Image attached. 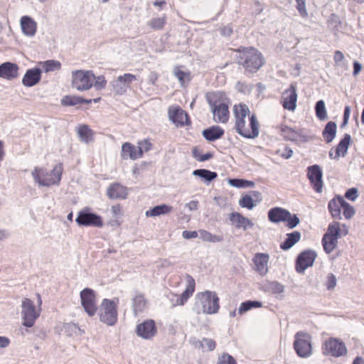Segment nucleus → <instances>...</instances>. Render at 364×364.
Segmentation results:
<instances>
[{"mask_svg":"<svg viewBox=\"0 0 364 364\" xmlns=\"http://www.w3.org/2000/svg\"><path fill=\"white\" fill-rule=\"evenodd\" d=\"M232 110L235 132L244 138L257 137L259 134V122L250 107L241 102L235 104Z\"/></svg>","mask_w":364,"mask_h":364,"instance_id":"obj_1","label":"nucleus"},{"mask_svg":"<svg viewBox=\"0 0 364 364\" xmlns=\"http://www.w3.org/2000/svg\"><path fill=\"white\" fill-rule=\"evenodd\" d=\"M234 52L236 64L246 75L257 73L266 63L263 53L254 46H240Z\"/></svg>","mask_w":364,"mask_h":364,"instance_id":"obj_2","label":"nucleus"},{"mask_svg":"<svg viewBox=\"0 0 364 364\" xmlns=\"http://www.w3.org/2000/svg\"><path fill=\"white\" fill-rule=\"evenodd\" d=\"M206 100L216 123L227 124L230 118V100L225 92H213L206 95Z\"/></svg>","mask_w":364,"mask_h":364,"instance_id":"obj_3","label":"nucleus"},{"mask_svg":"<svg viewBox=\"0 0 364 364\" xmlns=\"http://www.w3.org/2000/svg\"><path fill=\"white\" fill-rule=\"evenodd\" d=\"M63 171V163H58L50 171H48L45 168L36 166L31 172V176L40 186L50 187L60 185Z\"/></svg>","mask_w":364,"mask_h":364,"instance_id":"obj_4","label":"nucleus"},{"mask_svg":"<svg viewBox=\"0 0 364 364\" xmlns=\"http://www.w3.org/2000/svg\"><path fill=\"white\" fill-rule=\"evenodd\" d=\"M195 307L198 314L218 313L220 309V299L217 293L208 290L197 293L195 298Z\"/></svg>","mask_w":364,"mask_h":364,"instance_id":"obj_5","label":"nucleus"},{"mask_svg":"<svg viewBox=\"0 0 364 364\" xmlns=\"http://www.w3.org/2000/svg\"><path fill=\"white\" fill-rule=\"evenodd\" d=\"M348 234V230L345 225H341L338 222L334 221L330 223L327 232L322 238V245L324 251L329 254L332 252L337 246L338 239L342 235Z\"/></svg>","mask_w":364,"mask_h":364,"instance_id":"obj_6","label":"nucleus"},{"mask_svg":"<svg viewBox=\"0 0 364 364\" xmlns=\"http://www.w3.org/2000/svg\"><path fill=\"white\" fill-rule=\"evenodd\" d=\"M321 348L323 356L333 358L346 357L348 352L345 342L336 337H328L325 339Z\"/></svg>","mask_w":364,"mask_h":364,"instance_id":"obj_7","label":"nucleus"},{"mask_svg":"<svg viewBox=\"0 0 364 364\" xmlns=\"http://www.w3.org/2000/svg\"><path fill=\"white\" fill-rule=\"evenodd\" d=\"M269 220L274 223L286 222L287 226L291 229L295 228L299 223V219L295 214H291L287 210L275 207L270 209L268 212Z\"/></svg>","mask_w":364,"mask_h":364,"instance_id":"obj_8","label":"nucleus"},{"mask_svg":"<svg viewBox=\"0 0 364 364\" xmlns=\"http://www.w3.org/2000/svg\"><path fill=\"white\" fill-rule=\"evenodd\" d=\"M95 80L92 70H77L72 72V85L78 91L90 90Z\"/></svg>","mask_w":364,"mask_h":364,"instance_id":"obj_9","label":"nucleus"},{"mask_svg":"<svg viewBox=\"0 0 364 364\" xmlns=\"http://www.w3.org/2000/svg\"><path fill=\"white\" fill-rule=\"evenodd\" d=\"M294 348L301 358H308L312 354L311 336L305 331H298L294 335Z\"/></svg>","mask_w":364,"mask_h":364,"instance_id":"obj_10","label":"nucleus"},{"mask_svg":"<svg viewBox=\"0 0 364 364\" xmlns=\"http://www.w3.org/2000/svg\"><path fill=\"white\" fill-rule=\"evenodd\" d=\"M119 303V299L114 300H110L108 299H104L101 304V312L100 314V321L103 323L113 326L117 321V305Z\"/></svg>","mask_w":364,"mask_h":364,"instance_id":"obj_11","label":"nucleus"},{"mask_svg":"<svg viewBox=\"0 0 364 364\" xmlns=\"http://www.w3.org/2000/svg\"><path fill=\"white\" fill-rule=\"evenodd\" d=\"M21 318L23 325L26 327H33L36 319L40 316L41 308H36L32 300L23 299L21 304Z\"/></svg>","mask_w":364,"mask_h":364,"instance_id":"obj_12","label":"nucleus"},{"mask_svg":"<svg viewBox=\"0 0 364 364\" xmlns=\"http://www.w3.org/2000/svg\"><path fill=\"white\" fill-rule=\"evenodd\" d=\"M81 305L85 311L90 316H94L97 311L96 294L90 288H85L80 293Z\"/></svg>","mask_w":364,"mask_h":364,"instance_id":"obj_13","label":"nucleus"},{"mask_svg":"<svg viewBox=\"0 0 364 364\" xmlns=\"http://www.w3.org/2000/svg\"><path fill=\"white\" fill-rule=\"evenodd\" d=\"M168 118L177 127L189 126L191 124L188 114L178 105L170 106L168 109Z\"/></svg>","mask_w":364,"mask_h":364,"instance_id":"obj_14","label":"nucleus"},{"mask_svg":"<svg viewBox=\"0 0 364 364\" xmlns=\"http://www.w3.org/2000/svg\"><path fill=\"white\" fill-rule=\"evenodd\" d=\"M75 221L80 226H92L97 228L103 226V221L101 216L95 213H87L85 210L78 213Z\"/></svg>","mask_w":364,"mask_h":364,"instance_id":"obj_15","label":"nucleus"},{"mask_svg":"<svg viewBox=\"0 0 364 364\" xmlns=\"http://www.w3.org/2000/svg\"><path fill=\"white\" fill-rule=\"evenodd\" d=\"M317 257L316 252L311 250L302 251L298 256L295 269L297 272L303 273L308 267H311Z\"/></svg>","mask_w":364,"mask_h":364,"instance_id":"obj_16","label":"nucleus"},{"mask_svg":"<svg viewBox=\"0 0 364 364\" xmlns=\"http://www.w3.org/2000/svg\"><path fill=\"white\" fill-rule=\"evenodd\" d=\"M156 322L153 319H146L136 326V333L144 339H151L157 333Z\"/></svg>","mask_w":364,"mask_h":364,"instance_id":"obj_17","label":"nucleus"},{"mask_svg":"<svg viewBox=\"0 0 364 364\" xmlns=\"http://www.w3.org/2000/svg\"><path fill=\"white\" fill-rule=\"evenodd\" d=\"M297 93L296 87L291 84L289 87L283 92L281 97V104L284 109L294 112L296 107Z\"/></svg>","mask_w":364,"mask_h":364,"instance_id":"obj_18","label":"nucleus"},{"mask_svg":"<svg viewBox=\"0 0 364 364\" xmlns=\"http://www.w3.org/2000/svg\"><path fill=\"white\" fill-rule=\"evenodd\" d=\"M322 171L319 166L314 165L307 169V176L314 190L321 193L323 188Z\"/></svg>","mask_w":364,"mask_h":364,"instance_id":"obj_19","label":"nucleus"},{"mask_svg":"<svg viewBox=\"0 0 364 364\" xmlns=\"http://www.w3.org/2000/svg\"><path fill=\"white\" fill-rule=\"evenodd\" d=\"M269 256L267 253H256L253 258L254 269L261 276L266 275L269 272Z\"/></svg>","mask_w":364,"mask_h":364,"instance_id":"obj_20","label":"nucleus"},{"mask_svg":"<svg viewBox=\"0 0 364 364\" xmlns=\"http://www.w3.org/2000/svg\"><path fill=\"white\" fill-rule=\"evenodd\" d=\"M186 287L185 290L178 296L176 301V304L183 306L187 302L188 299L192 296L196 289L195 279L189 274L186 276Z\"/></svg>","mask_w":364,"mask_h":364,"instance_id":"obj_21","label":"nucleus"},{"mask_svg":"<svg viewBox=\"0 0 364 364\" xmlns=\"http://www.w3.org/2000/svg\"><path fill=\"white\" fill-rule=\"evenodd\" d=\"M18 70L19 67L17 64L11 62L3 63L0 65V77L12 80L18 77Z\"/></svg>","mask_w":364,"mask_h":364,"instance_id":"obj_22","label":"nucleus"},{"mask_svg":"<svg viewBox=\"0 0 364 364\" xmlns=\"http://www.w3.org/2000/svg\"><path fill=\"white\" fill-rule=\"evenodd\" d=\"M350 139V134H346L338 144L330 150L329 157L332 159H336L340 156H344L347 153Z\"/></svg>","mask_w":364,"mask_h":364,"instance_id":"obj_23","label":"nucleus"},{"mask_svg":"<svg viewBox=\"0 0 364 364\" xmlns=\"http://www.w3.org/2000/svg\"><path fill=\"white\" fill-rule=\"evenodd\" d=\"M141 149L129 142H125L122 146L121 156L123 159L136 160L142 157Z\"/></svg>","mask_w":364,"mask_h":364,"instance_id":"obj_24","label":"nucleus"},{"mask_svg":"<svg viewBox=\"0 0 364 364\" xmlns=\"http://www.w3.org/2000/svg\"><path fill=\"white\" fill-rule=\"evenodd\" d=\"M127 195V188L119 183L110 184L107 190V196L110 199H126Z\"/></svg>","mask_w":364,"mask_h":364,"instance_id":"obj_25","label":"nucleus"},{"mask_svg":"<svg viewBox=\"0 0 364 364\" xmlns=\"http://www.w3.org/2000/svg\"><path fill=\"white\" fill-rule=\"evenodd\" d=\"M41 73L38 68L27 70L22 78V84L28 87L36 85L41 79Z\"/></svg>","mask_w":364,"mask_h":364,"instance_id":"obj_26","label":"nucleus"},{"mask_svg":"<svg viewBox=\"0 0 364 364\" xmlns=\"http://www.w3.org/2000/svg\"><path fill=\"white\" fill-rule=\"evenodd\" d=\"M229 220L238 229L242 228L244 230H246L248 228L253 226V223L249 218L237 212L230 213L229 215Z\"/></svg>","mask_w":364,"mask_h":364,"instance_id":"obj_27","label":"nucleus"},{"mask_svg":"<svg viewBox=\"0 0 364 364\" xmlns=\"http://www.w3.org/2000/svg\"><path fill=\"white\" fill-rule=\"evenodd\" d=\"M21 28L24 35L32 37L37 31V23L30 16H23L21 18Z\"/></svg>","mask_w":364,"mask_h":364,"instance_id":"obj_28","label":"nucleus"},{"mask_svg":"<svg viewBox=\"0 0 364 364\" xmlns=\"http://www.w3.org/2000/svg\"><path fill=\"white\" fill-rule=\"evenodd\" d=\"M344 198L338 196L328 202V208L331 216L334 219L341 220V209L343 208Z\"/></svg>","mask_w":364,"mask_h":364,"instance_id":"obj_29","label":"nucleus"},{"mask_svg":"<svg viewBox=\"0 0 364 364\" xmlns=\"http://www.w3.org/2000/svg\"><path fill=\"white\" fill-rule=\"evenodd\" d=\"M148 301L144 294H136L132 299V311L134 316L143 313L147 308Z\"/></svg>","mask_w":364,"mask_h":364,"instance_id":"obj_30","label":"nucleus"},{"mask_svg":"<svg viewBox=\"0 0 364 364\" xmlns=\"http://www.w3.org/2000/svg\"><path fill=\"white\" fill-rule=\"evenodd\" d=\"M100 100V97L93 100L94 102H98ZM92 100H85L80 96L75 95H65L61 100L60 103L64 107L75 106L78 104H90Z\"/></svg>","mask_w":364,"mask_h":364,"instance_id":"obj_31","label":"nucleus"},{"mask_svg":"<svg viewBox=\"0 0 364 364\" xmlns=\"http://www.w3.org/2000/svg\"><path fill=\"white\" fill-rule=\"evenodd\" d=\"M224 129L222 127L214 125L208 129H204L203 135L208 141H213L221 138L224 135Z\"/></svg>","mask_w":364,"mask_h":364,"instance_id":"obj_32","label":"nucleus"},{"mask_svg":"<svg viewBox=\"0 0 364 364\" xmlns=\"http://www.w3.org/2000/svg\"><path fill=\"white\" fill-rule=\"evenodd\" d=\"M301 239V233L298 231H294L291 233L287 234V238L281 243L280 248L283 250H287L293 247Z\"/></svg>","mask_w":364,"mask_h":364,"instance_id":"obj_33","label":"nucleus"},{"mask_svg":"<svg viewBox=\"0 0 364 364\" xmlns=\"http://www.w3.org/2000/svg\"><path fill=\"white\" fill-rule=\"evenodd\" d=\"M173 210V207L168 205L162 204L156 205L153 208L146 211V216L156 217L161 215H166Z\"/></svg>","mask_w":364,"mask_h":364,"instance_id":"obj_34","label":"nucleus"},{"mask_svg":"<svg viewBox=\"0 0 364 364\" xmlns=\"http://www.w3.org/2000/svg\"><path fill=\"white\" fill-rule=\"evenodd\" d=\"M337 126L334 122H328L322 132V136L326 143H331L335 138Z\"/></svg>","mask_w":364,"mask_h":364,"instance_id":"obj_35","label":"nucleus"},{"mask_svg":"<svg viewBox=\"0 0 364 364\" xmlns=\"http://www.w3.org/2000/svg\"><path fill=\"white\" fill-rule=\"evenodd\" d=\"M77 132L80 140L85 143L93 140L94 132L87 124L79 125Z\"/></svg>","mask_w":364,"mask_h":364,"instance_id":"obj_36","label":"nucleus"},{"mask_svg":"<svg viewBox=\"0 0 364 364\" xmlns=\"http://www.w3.org/2000/svg\"><path fill=\"white\" fill-rule=\"evenodd\" d=\"M281 135L287 140L296 141L301 136V133L288 126L282 125L279 127Z\"/></svg>","mask_w":364,"mask_h":364,"instance_id":"obj_37","label":"nucleus"},{"mask_svg":"<svg viewBox=\"0 0 364 364\" xmlns=\"http://www.w3.org/2000/svg\"><path fill=\"white\" fill-rule=\"evenodd\" d=\"M262 306V304L260 301H247L245 302H242L239 309H238V314L240 315H242L244 313L250 311L252 309H257Z\"/></svg>","mask_w":364,"mask_h":364,"instance_id":"obj_38","label":"nucleus"},{"mask_svg":"<svg viewBox=\"0 0 364 364\" xmlns=\"http://www.w3.org/2000/svg\"><path fill=\"white\" fill-rule=\"evenodd\" d=\"M200 237L203 241L209 242H220L223 240V237L220 235H213L210 232L200 230H199Z\"/></svg>","mask_w":364,"mask_h":364,"instance_id":"obj_39","label":"nucleus"},{"mask_svg":"<svg viewBox=\"0 0 364 364\" xmlns=\"http://www.w3.org/2000/svg\"><path fill=\"white\" fill-rule=\"evenodd\" d=\"M174 75L179 80L181 85H183L186 82H188L191 80V73L185 72L181 70V67L176 66L174 68Z\"/></svg>","mask_w":364,"mask_h":364,"instance_id":"obj_40","label":"nucleus"},{"mask_svg":"<svg viewBox=\"0 0 364 364\" xmlns=\"http://www.w3.org/2000/svg\"><path fill=\"white\" fill-rule=\"evenodd\" d=\"M43 70L46 73L55 71L60 70L61 68V64L58 60H48L45 62L41 63Z\"/></svg>","mask_w":364,"mask_h":364,"instance_id":"obj_41","label":"nucleus"},{"mask_svg":"<svg viewBox=\"0 0 364 364\" xmlns=\"http://www.w3.org/2000/svg\"><path fill=\"white\" fill-rule=\"evenodd\" d=\"M193 173L194 176H200L208 181H211L218 176L215 172H212L206 169H197L195 170Z\"/></svg>","mask_w":364,"mask_h":364,"instance_id":"obj_42","label":"nucleus"},{"mask_svg":"<svg viewBox=\"0 0 364 364\" xmlns=\"http://www.w3.org/2000/svg\"><path fill=\"white\" fill-rule=\"evenodd\" d=\"M316 115L320 120H324L327 117L326 109L325 103L323 100H319L316 102L315 106Z\"/></svg>","mask_w":364,"mask_h":364,"instance_id":"obj_43","label":"nucleus"},{"mask_svg":"<svg viewBox=\"0 0 364 364\" xmlns=\"http://www.w3.org/2000/svg\"><path fill=\"white\" fill-rule=\"evenodd\" d=\"M267 290L272 294H281L284 291V287L278 282H268L266 284Z\"/></svg>","mask_w":364,"mask_h":364,"instance_id":"obj_44","label":"nucleus"},{"mask_svg":"<svg viewBox=\"0 0 364 364\" xmlns=\"http://www.w3.org/2000/svg\"><path fill=\"white\" fill-rule=\"evenodd\" d=\"M166 16L152 18L149 22V26L154 30L162 29L166 24Z\"/></svg>","mask_w":364,"mask_h":364,"instance_id":"obj_45","label":"nucleus"},{"mask_svg":"<svg viewBox=\"0 0 364 364\" xmlns=\"http://www.w3.org/2000/svg\"><path fill=\"white\" fill-rule=\"evenodd\" d=\"M239 205L242 208H246L249 210L252 209L255 204L251 196L245 195L239 200Z\"/></svg>","mask_w":364,"mask_h":364,"instance_id":"obj_46","label":"nucleus"},{"mask_svg":"<svg viewBox=\"0 0 364 364\" xmlns=\"http://www.w3.org/2000/svg\"><path fill=\"white\" fill-rule=\"evenodd\" d=\"M193 156L198 161H205L213 158L211 153L202 154L198 148H194L192 151Z\"/></svg>","mask_w":364,"mask_h":364,"instance_id":"obj_47","label":"nucleus"},{"mask_svg":"<svg viewBox=\"0 0 364 364\" xmlns=\"http://www.w3.org/2000/svg\"><path fill=\"white\" fill-rule=\"evenodd\" d=\"M200 347L208 351H213L216 347V343L214 340L208 338H203L200 342Z\"/></svg>","mask_w":364,"mask_h":364,"instance_id":"obj_48","label":"nucleus"},{"mask_svg":"<svg viewBox=\"0 0 364 364\" xmlns=\"http://www.w3.org/2000/svg\"><path fill=\"white\" fill-rule=\"evenodd\" d=\"M217 364H237V361L230 354L223 353L218 357Z\"/></svg>","mask_w":364,"mask_h":364,"instance_id":"obj_49","label":"nucleus"},{"mask_svg":"<svg viewBox=\"0 0 364 364\" xmlns=\"http://www.w3.org/2000/svg\"><path fill=\"white\" fill-rule=\"evenodd\" d=\"M343 214L346 219H350L355 215L354 208L348 203L345 200L343 203Z\"/></svg>","mask_w":364,"mask_h":364,"instance_id":"obj_50","label":"nucleus"},{"mask_svg":"<svg viewBox=\"0 0 364 364\" xmlns=\"http://www.w3.org/2000/svg\"><path fill=\"white\" fill-rule=\"evenodd\" d=\"M136 80V76L131 73H125L117 77V81L129 85Z\"/></svg>","mask_w":364,"mask_h":364,"instance_id":"obj_51","label":"nucleus"},{"mask_svg":"<svg viewBox=\"0 0 364 364\" xmlns=\"http://www.w3.org/2000/svg\"><path fill=\"white\" fill-rule=\"evenodd\" d=\"M296 2V9L299 12L300 15L306 18L308 16V13L306 8L305 0H295Z\"/></svg>","mask_w":364,"mask_h":364,"instance_id":"obj_52","label":"nucleus"},{"mask_svg":"<svg viewBox=\"0 0 364 364\" xmlns=\"http://www.w3.org/2000/svg\"><path fill=\"white\" fill-rule=\"evenodd\" d=\"M325 285L328 289H334L336 285V278L333 274L330 273L327 275Z\"/></svg>","mask_w":364,"mask_h":364,"instance_id":"obj_53","label":"nucleus"},{"mask_svg":"<svg viewBox=\"0 0 364 364\" xmlns=\"http://www.w3.org/2000/svg\"><path fill=\"white\" fill-rule=\"evenodd\" d=\"M138 147H141L142 155L152 149V144L149 139H144L138 142Z\"/></svg>","mask_w":364,"mask_h":364,"instance_id":"obj_54","label":"nucleus"},{"mask_svg":"<svg viewBox=\"0 0 364 364\" xmlns=\"http://www.w3.org/2000/svg\"><path fill=\"white\" fill-rule=\"evenodd\" d=\"M106 85L107 81L104 76H98L97 77H95L93 85L97 90H102L105 88Z\"/></svg>","mask_w":364,"mask_h":364,"instance_id":"obj_55","label":"nucleus"},{"mask_svg":"<svg viewBox=\"0 0 364 364\" xmlns=\"http://www.w3.org/2000/svg\"><path fill=\"white\" fill-rule=\"evenodd\" d=\"M345 197L350 200H355L358 198V191L355 188L348 189L346 193Z\"/></svg>","mask_w":364,"mask_h":364,"instance_id":"obj_56","label":"nucleus"},{"mask_svg":"<svg viewBox=\"0 0 364 364\" xmlns=\"http://www.w3.org/2000/svg\"><path fill=\"white\" fill-rule=\"evenodd\" d=\"M111 210L114 216L118 217L123 214L122 208L120 204H115L111 207Z\"/></svg>","mask_w":364,"mask_h":364,"instance_id":"obj_57","label":"nucleus"},{"mask_svg":"<svg viewBox=\"0 0 364 364\" xmlns=\"http://www.w3.org/2000/svg\"><path fill=\"white\" fill-rule=\"evenodd\" d=\"M344 60V55L340 50H336L333 54V60L336 64H338Z\"/></svg>","mask_w":364,"mask_h":364,"instance_id":"obj_58","label":"nucleus"},{"mask_svg":"<svg viewBox=\"0 0 364 364\" xmlns=\"http://www.w3.org/2000/svg\"><path fill=\"white\" fill-rule=\"evenodd\" d=\"M182 235L186 239H192L196 238L198 235V233L197 231L184 230L182 233Z\"/></svg>","mask_w":364,"mask_h":364,"instance_id":"obj_59","label":"nucleus"},{"mask_svg":"<svg viewBox=\"0 0 364 364\" xmlns=\"http://www.w3.org/2000/svg\"><path fill=\"white\" fill-rule=\"evenodd\" d=\"M243 179H230L229 183L235 187L243 188Z\"/></svg>","mask_w":364,"mask_h":364,"instance_id":"obj_60","label":"nucleus"},{"mask_svg":"<svg viewBox=\"0 0 364 364\" xmlns=\"http://www.w3.org/2000/svg\"><path fill=\"white\" fill-rule=\"evenodd\" d=\"M293 151L289 147H285L282 153L281 154V156L284 159H289L292 156Z\"/></svg>","mask_w":364,"mask_h":364,"instance_id":"obj_61","label":"nucleus"},{"mask_svg":"<svg viewBox=\"0 0 364 364\" xmlns=\"http://www.w3.org/2000/svg\"><path fill=\"white\" fill-rule=\"evenodd\" d=\"M350 109L348 106H346L343 113V124H346L350 117Z\"/></svg>","mask_w":364,"mask_h":364,"instance_id":"obj_62","label":"nucleus"},{"mask_svg":"<svg viewBox=\"0 0 364 364\" xmlns=\"http://www.w3.org/2000/svg\"><path fill=\"white\" fill-rule=\"evenodd\" d=\"M10 341L9 339L4 336H0V347L5 348L9 346Z\"/></svg>","mask_w":364,"mask_h":364,"instance_id":"obj_63","label":"nucleus"},{"mask_svg":"<svg viewBox=\"0 0 364 364\" xmlns=\"http://www.w3.org/2000/svg\"><path fill=\"white\" fill-rule=\"evenodd\" d=\"M159 78V75L156 73H151L149 75V81L152 85H155Z\"/></svg>","mask_w":364,"mask_h":364,"instance_id":"obj_64","label":"nucleus"}]
</instances>
